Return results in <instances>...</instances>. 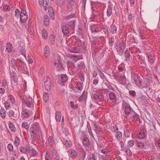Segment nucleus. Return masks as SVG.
I'll use <instances>...</instances> for the list:
<instances>
[{
	"label": "nucleus",
	"instance_id": "69168bd1",
	"mask_svg": "<svg viewBox=\"0 0 160 160\" xmlns=\"http://www.w3.org/2000/svg\"><path fill=\"white\" fill-rule=\"evenodd\" d=\"M155 143L156 146L160 147V139L156 141Z\"/></svg>",
	"mask_w": 160,
	"mask_h": 160
},
{
	"label": "nucleus",
	"instance_id": "864d4df0",
	"mask_svg": "<svg viewBox=\"0 0 160 160\" xmlns=\"http://www.w3.org/2000/svg\"><path fill=\"white\" fill-rule=\"evenodd\" d=\"M72 52L75 53H79L80 52V50L79 49H77V48L74 47L72 49Z\"/></svg>",
	"mask_w": 160,
	"mask_h": 160
},
{
	"label": "nucleus",
	"instance_id": "bf43d9fd",
	"mask_svg": "<svg viewBox=\"0 0 160 160\" xmlns=\"http://www.w3.org/2000/svg\"><path fill=\"white\" fill-rule=\"evenodd\" d=\"M44 72V69L43 68L41 67L40 70L39 72V75L40 76H42V74Z\"/></svg>",
	"mask_w": 160,
	"mask_h": 160
},
{
	"label": "nucleus",
	"instance_id": "e2e57ef3",
	"mask_svg": "<svg viewBox=\"0 0 160 160\" xmlns=\"http://www.w3.org/2000/svg\"><path fill=\"white\" fill-rule=\"evenodd\" d=\"M70 105L71 107L72 108H73L76 109L78 108V105L76 104L75 105H74L73 102L72 101H71L70 102Z\"/></svg>",
	"mask_w": 160,
	"mask_h": 160
},
{
	"label": "nucleus",
	"instance_id": "5701e85b",
	"mask_svg": "<svg viewBox=\"0 0 160 160\" xmlns=\"http://www.w3.org/2000/svg\"><path fill=\"white\" fill-rule=\"evenodd\" d=\"M112 7L110 6H108L107 12V15L108 17L110 16L112 14Z\"/></svg>",
	"mask_w": 160,
	"mask_h": 160
},
{
	"label": "nucleus",
	"instance_id": "a19ab883",
	"mask_svg": "<svg viewBox=\"0 0 160 160\" xmlns=\"http://www.w3.org/2000/svg\"><path fill=\"white\" fill-rule=\"evenodd\" d=\"M20 11L18 9H16L15 11L14 15L15 17L17 18H19V15H20Z\"/></svg>",
	"mask_w": 160,
	"mask_h": 160
},
{
	"label": "nucleus",
	"instance_id": "9d476101",
	"mask_svg": "<svg viewBox=\"0 0 160 160\" xmlns=\"http://www.w3.org/2000/svg\"><path fill=\"white\" fill-rule=\"evenodd\" d=\"M62 31L64 35H67L69 32V28L67 26H64L62 27Z\"/></svg>",
	"mask_w": 160,
	"mask_h": 160
},
{
	"label": "nucleus",
	"instance_id": "f03ea898",
	"mask_svg": "<svg viewBox=\"0 0 160 160\" xmlns=\"http://www.w3.org/2000/svg\"><path fill=\"white\" fill-rule=\"evenodd\" d=\"M113 77L115 79L117 80L120 81L124 80L125 77L124 75L118 72H116L114 73L113 75Z\"/></svg>",
	"mask_w": 160,
	"mask_h": 160
},
{
	"label": "nucleus",
	"instance_id": "052dcab7",
	"mask_svg": "<svg viewBox=\"0 0 160 160\" xmlns=\"http://www.w3.org/2000/svg\"><path fill=\"white\" fill-rule=\"evenodd\" d=\"M8 150L10 151H12L13 150V146L11 144H9L8 146Z\"/></svg>",
	"mask_w": 160,
	"mask_h": 160
},
{
	"label": "nucleus",
	"instance_id": "f8f14e48",
	"mask_svg": "<svg viewBox=\"0 0 160 160\" xmlns=\"http://www.w3.org/2000/svg\"><path fill=\"white\" fill-rule=\"evenodd\" d=\"M63 143L66 146L68 147H70L72 145L71 142L68 140L64 139Z\"/></svg>",
	"mask_w": 160,
	"mask_h": 160
},
{
	"label": "nucleus",
	"instance_id": "ea45409f",
	"mask_svg": "<svg viewBox=\"0 0 160 160\" xmlns=\"http://www.w3.org/2000/svg\"><path fill=\"white\" fill-rule=\"evenodd\" d=\"M135 142L134 141L132 140H130L128 142V145L130 147H132L133 146Z\"/></svg>",
	"mask_w": 160,
	"mask_h": 160
},
{
	"label": "nucleus",
	"instance_id": "39448f33",
	"mask_svg": "<svg viewBox=\"0 0 160 160\" xmlns=\"http://www.w3.org/2000/svg\"><path fill=\"white\" fill-rule=\"evenodd\" d=\"M30 114L28 112V111L25 109H22L21 112V117L23 118H29Z\"/></svg>",
	"mask_w": 160,
	"mask_h": 160
},
{
	"label": "nucleus",
	"instance_id": "b1692460",
	"mask_svg": "<svg viewBox=\"0 0 160 160\" xmlns=\"http://www.w3.org/2000/svg\"><path fill=\"white\" fill-rule=\"evenodd\" d=\"M110 32L112 34H114L117 32V28L115 25H112L110 27Z\"/></svg>",
	"mask_w": 160,
	"mask_h": 160
},
{
	"label": "nucleus",
	"instance_id": "473e14b6",
	"mask_svg": "<svg viewBox=\"0 0 160 160\" xmlns=\"http://www.w3.org/2000/svg\"><path fill=\"white\" fill-rule=\"evenodd\" d=\"M61 80L62 82H66L68 80V77L66 75H62L61 77Z\"/></svg>",
	"mask_w": 160,
	"mask_h": 160
},
{
	"label": "nucleus",
	"instance_id": "0eeeda50",
	"mask_svg": "<svg viewBox=\"0 0 160 160\" xmlns=\"http://www.w3.org/2000/svg\"><path fill=\"white\" fill-rule=\"evenodd\" d=\"M8 116L9 117L12 118V119L16 120L18 118V116L16 114H15V112L12 110H10L9 112Z\"/></svg>",
	"mask_w": 160,
	"mask_h": 160
},
{
	"label": "nucleus",
	"instance_id": "c03bdc74",
	"mask_svg": "<svg viewBox=\"0 0 160 160\" xmlns=\"http://www.w3.org/2000/svg\"><path fill=\"white\" fill-rule=\"evenodd\" d=\"M114 41V38H111L109 39V43L110 46L111 47L112 46Z\"/></svg>",
	"mask_w": 160,
	"mask_h": 160
},
{
	"label": "nucleus",
	"instance_id": "58836bf2",
	"mask_svg": "<svg viewBox=\"0 0 160 160\" xmlns=\"http://www.w3.org/2000/svg\"><path fill=\"white\" fill-rule=\"evenodd\" d=\"M48 142L49 144L52 146L53 144V140L52 137H49L48 138Z\"/></svg>",
	"mask_w": 160,
	"mask_h": 160
},
{
	"label": "nucleus",
	"instance_id": "603ef678",
	"mask_svg": "<svg viewBox=\"0 0 160 160\" xmlns=\"http://www.w3.org/2000/svg\"><path fill=\"white\" fill-rule=\"evenodd\" d=\"M94 126L96 129L97 130H99L100 127L99 125V123L97 122L94 124Z\"/></svg>",
	"mask_w": 160,
	"mask_h": 160
},
{
	"label": "nucleus",
	"instance_id": "c756f323",
	"mask_svg": "<svg viewBox=\"0 0 160 160\" xmlns=\"http://www.w3.org/2000/svg\"><path fill=\"white\" fill-rule=\"evenodd\" d=\"M125 151L129 157H130L132 155V152L131 151L129 148L128 147H126L125 148Z\"/></svg>",
	"mask_w": 160,
	"mask_h": 160
},
{
	"label": "nucleus",
	"instance_id": "7ed1b4c3",
	"mask_svg": "<svg viewBox=\"0 0 160 160\" xmlns=\"http://www.w3.org/2000/svg\"><path fill=\"white\" fill-rule=\"evenodd\" d=\"M125 43L123 42H121L117 45L116 47V49L117 52H119L121 51L124 50L125 48Z\"/></svg>",
	"mask_w": 160,
	"mask_h": 160
},
{
	"label": "nucleus",
	"instance_id": "f257e3e1",
	"mask_svg": "<svg viewBox=\"0 0 160 160\" xmlns=\"http://www.w3.org/2000/svg\"><path fill=\"white\" fill-rule=\"evenodd\" d=\"M44 82L45 83V87L46 89L48 91L51 90V80L48 76H46L44 78Z\"/></svg>",
	"mask_w": 160,
	"mask_h": 160
},
{
	"label": "nucleus",
	"instance_id": "5fc2aeb1",
	"mask_svg": "<svg viewBox=\"0 0 160 160\" xmlns=\"http://www.w3.org/2000/svg\"><path fill=\"white\" fill-rule=\"evenodd\" d=\"M101 152L104 154H106L109 152V151H108V148H105L102 149Z\"/></svg>",
	"mask_w": 160,
	"mask_h": 160
},
{
	"label": "nucleus",
	"instance_id": "3c124183",
	"mask_svg": "<svg viewBox=\"0 0 160 160\" xmlns=\"http://www.w3.org/2000/svg\"><path fill=\"white\" fill-rule=\"evenodd\" d=\"M31 150L32 151L31 157L36 156L38 155V153L34 149H32Z\"/></svg>",
	"mask_w": 160,
	"mask_h": 160
},
{
	"label": "nucleus",
	"instance_id": "423d86ee",
	"mask_svg": "<svg viewBox=\"0 0 160 160\" xmlns=\"http://www.w3.org/2000/svg\"><path fill=\"white\" fill-rule=\"evenodd\" d=\"M69 152L70 153V156L72 158H75L77 156V152L73 149H70Z\"/></svg>",
	"mask_w": 160,
	"mask_h": 160
},
{
	"label": "nucleus",
	"instance_id": "4be33fe9",
	"mask_svg": "<svg viewBox=\"0 0 160 160\" xmlns=\"http://www.w3.org/2000/svg\"><path fill=\"white\" fill-rule=\"evenodd\" d=\"M20 140L18 136L15 137L14 144L16 147H18L20 144Z\"/></svg>",
	"mask_w": 160,
	"mask_h": 160
},
{
	"label": "nucleus",
	"instance_id": "cd10ccee",
	"mask_svg": "<svg viewBox=\"0 0 160 160\" xmlns=\"http://www.w3.org/2000/svg\"><path fill=\"white\" fill-rule=\"evenodd\" d=\"M45 160H52L50 152H47L45 156Z\"/></svg>",
	"mask_w": 160,
	"mask_h": 160
},
{
	"label": "nucleus",
	"instance_id": "49530a36",
	"mask_svg": "<svg viewBox=\"0 0 160 160\" xmlns=\"http://www.w3.org/2000/svg\"><path fill=\"white\" fill-rule=\"evenodd\" d=\"M49 40L51 44H53L54 42V37L53 35H51L49 37Z\"/></svg>",
	"mask_w": 160,
	"mask_h": 160
},
{
	"label": "nucleus",
	"instance_id": "09e8293b",
	"mask_svg": "<svg viewBox=\"0 0 160 160\" xmlns=\"http://www.w3.org/2000/svg\"><path fill=\"white\" fill-rule=\"evenodd\" d=\"M24 103L27 107L30 108L31 107V104L30 101L25 100L24 101Z\"/></svg>",
	"mask_w": 160,
	"mask_h": 160
},
{
	"label": "nucleus",
	"instance_id": "6e6552de",
	"mask_svg": "<svg viewBox=\"0 0 160 160\" xmlns=\"http://www.w3.org/2000/svg\"><path fill=\"white\" fill-rule=\"evenodd\" d=\"M91 29L92 32L97 33L100 31L99 27L97 25H94L91 27Z\"/></svg>",
	"mask_w": 160,
	"mask_h": 160
},
{
	"label": "nucleus",
	"instance_id": "6ab92c4d",
	"mask_svg": "<svg viewBox=\"0 0 160 160\" xmlns=\"http://www.w3.org/2000/svg\"><path fill=\"white\" fill-rule=\"evenodd\" d=\"M36 125L33 124V126L30 128L29 131L31 134H35L37 133L36 129L35 127Z\"/></svg>",
	"mask_w": 160,
	"mask_h": 160
},
{
	"label": "nucleus",
	"instance_id": "2eb2a0df",
	"mask_svg": "<svg viewBox=\"0 0 160 160\" xmlns=\"http://www.w3.org/2000/svg\"><path fill=\"white\" fill-rule=\"evenodd\" d=\"M61 118V113L60 112H57L56 113L55 118L58 122H60Z\"/></svg>",
	"mask_w": 160,
	"mask_h": 160
},
{
	"label": "nucleus",
	"instance_id": "338daca9",
	"mask_svg": "<svg viewBox=\"0 0 160 160\" xmlns=\"http://www.w3.org/2000/svg\"><path fill=\"white\" fill-rule=\"evenodd\" d=\"M96 156L93 154H92L90 156L89 160H96Z\"/></svg>",
	"mask_w": 160,
	"mask_h": 160
},
{
	"label": "nucleus",
	"instance_id": "774afa93",
	"mask_svg": "<svg viewBox=\"0 0 160 160\" xmlns=\"http://www.w3.org/2000/svg\"><path fill=\"white\" fill-rule=\"evenodd\" d=\"M103 160H112L111 157L109 155H106L104 158Z\"/></svg>",
	"mask_w": 160,
	"mask_h": 160
},
{
	"label": "nucleus",
	"instance_id": "8fccbe9b",
	"mask_svg": "<svg viewBox=\"0 0 160 160\" xmlns=\"http://www.w3.org/2000/svg\"><path fill=\"white\" fill-rule=\"evenodd\" d=\"M133 118L135 121H139L140 120V118L136 114H135L133 116Z\"/></svg>",
	"mask_w": 160,
	"mask_h": 160
},
{
	"label": "nucleus",
	"instance_id": "7c9ffc66",
	"mask_svg": "<svg viewBox=\"0 0 160 160\" xmlns=\"http://www.w3.org/2000/svg\"><path fill=\"white\" fill-rule=\"evenodd\" d=\"M109 97L111 99L114 100L116 98V94L112 92H111L109 94Z\"/></svg>",
	"mask_w": 160,
	"mask_h": 160
},
{
	"label": "nucleus",
	"instance_id": "2f4dec72",
	"mask_svg": "<svg viewBox=\"0 0 160 160\" xmlns=\"http://www.w3.org/2000/svg\"><path fill=\"white\" fill-rule=\"evenodd\" d=\"M83 83L82 82H78L77 84L76 87L79 90H81L82 89Z\"/></svg>",
	"mask_w": 160,
	"mask_h": 160
},
{
	"label": "nucleus",
	"instance_id": "680f3d73",
	"mask_svg": "<svg viewBox=\"0 0 160 160\" xmlns=\"http://www.w3.org/2000/svg\"><path fill=\"white\" fill-rule=\"evenodd\" d=\"M19 63L18 64V66L19 67L22 68L24 67L25 66V64L24 62L21 60H19Z\"/></svg>",
	"mask_w": 160,
	"mask_h": 160
},
{
	"label": "nucleus",
	"instance_id": "f704fd0d",
	"mask_svg": "<svg viewBox=\"0 0 160 160\" xmlns=\"http://www.w3.org/2000/svg\"><path fill=\"white\" fill-rule=\"evenodd\" d=\"M89 140L87 138H86L83 139L82 141V143L84 145L88 146L89 144Z\"/></svg>",
	"mask_w": 160,
	"mask_h": 160
},
{
	"label": "nucleus",
	"instance_id": "a211bd4d",
	"mask_svg": "<svg viewBox=\"0 0 160 160\" xmlns=\"http://www.w3.org/2000/svg\"><path fill=\"white\" fill-rule=\"evenodd\" d=\"M31 136L32 139L33 141H36L39 138V136L37 133L35 134H31Z\"/></svg>",
	"mask_w": 160,
	"mask_h": 160
},
{
	"label": "nucleus",
	"instance_id": "393cba45",
	"mask_svg": "<svg viewBox=\"0 0 160 160\" xmlns=\"http://www.w3.org/2000/svg\"><path fill=\"white\" fill-rule=\"evenodd\" d=\"M131 108L130 107L127 106L125 108L124 111L125 114L128 115H129L131 112Z\"/></svg>",
	"mask_w": 160,
	"mask_h": 160
},
{
	"label": "nucleus",
	"instance_id": "de8ad7c7",
	"mask_svg": "<svg viewBox=\"0 0 160 160\" xmlns=\"http://www.w3.org/2000/svg\"><path fill=\"white\" fill-rule=\"evenodd\" d=\"M10 6L8 5H4L3 6V9L6 11H8L10 10Z\"/></svg>",
	"mask_w": 160,
	"mask_h": 160
},
{
	"label": "nucleus",
	"instance_id": "ddd939ff",
	"mask_svg": "<svg viewBox=\"0 0 160 160\" xmlns=\"http://www.w3.org/2000/svg\"><path fill=\"white\" fill-rule=\"evenodd\" d=\"M48 12L49 16L52 18V19H54V12L52 7H50L48 9Z\"/></svg>",
	"mask_w": 160,
	"mask_h": 160
},
{
	"label": "nucleus",
	"instance_id": "9b49d317",
	"mask_svg": "<svg viewBox=\"0 0 160 160\" xmlns=\"http://www.w3.org/2000/svg\"><path fill=\"white\" fill-rule=\"evenodd\" d=\"M49 18L47 15H45L44 16L43 22L44 25L46 26H48L49 23Z\"/></svg>",
	"mask_w": 160,
	"mask_h": 160
},
{
	"label": "nucleus",
	"instance_id": "aec40b11",
	"mask_svg": "<svg viewBox=\"0 0 160 160\" xmlns=\"http://www.w3.org/2000/svg\"><path fill=\"white\" fill-rule=\"evenodd\" d=\"M96 96L99 100L100 101H103L104 100V97L102 93H98L96 94Z\"/></svg>",
	"mask_w": 160,
	"mask_h": 160
},
{
	"label": "nucleus",
	"instance_id": "1a4fd4ad",
	"mask_svg": "<svg viewBox=\"0 0 160 160\" xmlns=\"http://www.w3.org/2000/svg\"><path fill=\"white\" fill-rule=\"evenodd\" d=\"M124 55L125 58V61H129L130 59L131 55L130 52L128 51V48H127L125 51Z\"/></svg>",
	"mask_w": 160,
	"mask_h": 160
},
{
	"label": "nucleus",
	"instance_id": "bb28decb",
	"mask_svg": "<svg viewBox=\"0 0 160 160\" xmlns=\"http://www.w3.org/2000/svg\"><path fill=\"white\" fill-rule=\"evenodd\" d=\"M148 58L149 61L151 63H153L154 62V57L151 54H149L148 56Z\"/></svg>",
	"mask_w": 160,
	"mask_h": 160
},
{
	"label": "nucleus",
	"instance_id": "a18cd8bd",
	"mask_svg": "<svg viewBox=\"0 0 160 160\" xmlns=\"http://www.w3.org/2000/svg\"><path fill=\"white\" fill-rule=\"evenodd\" d=\"M38 3L40 6L45 5H47L48 2L47 1H44V0H38Z\"/></svg>",
	"mask_w": 160,
	"mask_h": 160
},
{
	"label": "nucleus",
	"instance_id": "72a5a7b5",
	"mask_svg": "<svg viewBox=\"0 0 160 160\" xmlns=\"http://www.w3.org/2000/svg\"><path fill=\"white\" fill-rule=\"evenodd\" d=\"M116 132V133L115 135L116 138L118 139H120L122 137V133L119 131H117Z\"/></svg>",
	"mask_w": 160,
	"mask_h": 160
},
{
	"label": "nucleus",
	"instance_id": "79ce46f5",
	"mask_svg": "<svg viewBox=\"0 0 160 160\" xmlns=\"http://www.w3.org/2000/svg\"><path fill=\"white\" fill-rule=\"evenodd\" d=\"M42 37L43 38H46L48 37V34L47 31L45 29H43L42 31Z\"/></svg>",
	"mask_w": 160,
	"mask_h": 160
},
{
	"label": "nucleus",
	"instance_id": "13d9d810",
	"mask_svg": "<svg viewBox=\"0 0 160 160\" xmlns=\"http://www.w3.org/2000/svg\"><path fill=\"white\" fill-rule=\"evenodd\" d=\"M98 11V10H96L94 9H92V12L93 14L92 17L95 18L96 15H97Z\"/></svg>",
	"mask_w": 160,
	"mask_h": 160
},
{
	"label": "nucleus",
	"instance_id": "20e7f679",
	"mask_svg": "<svg viewBox=\"0 0 160 160\" xmlns=\"http://www.w3.org/2000/svg\"><path fill=\"white\" fill-rule=\"evenodd\" d=\"M19 150L22 153H25L27 152L29 153L30 152L29 147L28 146H27L25 148L24 146H22L20 147Z\"/></svg>",
	"mask_w": 160,
	"mask_h": 160
},
{
	"label": "nucleus",
	"instance_id": "4c0bfd02",
	"mask_svg": "<svg viewBox=\"0 0 160 160\" xmlns=\"http://www.w3.org/2000/svg\"><path fill=\"white\" fill-rule=\"evenodd\" d=\"M5 107L6 109H10L11 106L10 104L8 101L5 102L4 103Z\"/></svg>",
	"mask_w": 160,
	"mask_h": 160
},
{
	"label": "nucleus",
	"instance_id": "c9c22d12",
	"mask_svg": "<svg viewBox=\"0 0 160 160\" xmlns=\"http://www.w3.org/2000/svg\"><path fill=\"white\" fill-rule=\"evenodd\" d=\"M43 99L45 102H46L49 99L48 94V93H44L43 94Z\"/></svg>",
	"mask_w": 160,
	"mask_h": 160
},
{
	"label": "nucleus",
	"instance_id": "6e6d98bb",
	"mask_svg": "<svg viewBox=\"0 0 160 160\" xmlns=\"http://www.w3.org/2000/svg\"><path fill=\"white\" fill-rule=\"evenodd\" d=\"M137 145L138 147L142 148L145 145L144 143L142 142H138Z\"/></svg>",
	"mask_w": 160,
	"mask_h": 160
},
{
	"label": "nucleus",
	"instance_id": "c85d7f7f",
	"mask_svg": "<svg viewBox=\"0 0 160 160\" xmlns=\"http://www.w3.org/2000/svg\"><path fill=\"white\" fill-rule=\"evenodd\" d=\"M68 23V25L69 27H71L72 28H74L75 25V21L72 20L69 21Z\"/></svg>",
	"mask_w": 160,
	"mask_h": 160
},
{
	"label": "nucleus",
	"instance_id": "a878e982",
	"mask_svg": "<svg viewBox=\"0 0 160 160\" xmlns=\"http://www.w3.org/2000/svg\"><path fill=\"white\" fill-rule=\"evenodd\" d=\"M0 114L2 118H5L6 116V111L3 108H2L0 109Z\"/></svg>",
	"mask_w": 160,
	"mask_h": 160
},
{
	"label": "nucleus",
	"instance_id": "37998d69",
	"mask_svg": "<svg viewBox=\"0 0 160 160\" xmlns=\"http://www.w3.org/2000/svg\"><path fill=\"white\" fill-rule=\"evenodd\" d=\"M61 63V61L59 59L55 60V62L54 63V65L57 66V67H58L60 65Z\"/></svg>",
	"mask_w": 160,
	"mask_h": 160
},
{
	"label": "nucleus",
	"instance_id": "4468645a",
	"mask_svg": "<svg viewBox=\"0 0 160 160\" xmlns=\"http://www.w3.org/2000/svg\"><path fill=\"white\" fill-rule=\"evenodd\" d=\"M6 50L9 53H10L12 50V45L10 43H8L6 44Z\"/></svg>",
	"mask_w": 160,
	"mask_h": 160
},
{
	"label": "nucleus",
	"instance_id": "412c9836",
	"mask_svg": "<svg viewBox=\"0 0 160 160\" xmlns=\"http://www.w3.org/2000/svg\"><path fill=\"white\" fill-rule=\"evenodd\" d=\"M9 127L10 130L13 132L15 131V128L13 123L11 122H9Z\"/></svg>",
	"mask_w": 160,
	"mask_h": 160
},
{
	"label": "nucleus",
	"instance_id": "4d7b16f0",
	"mask_svg": "<svg viewBox=\"0 0 160 160\" xmlns=\"http://www.w3.org/2000/svg\"><path fill=\"white\" fill-rule=\"evenodd\" d=\"M124 134L125 136L127 138H128L130 135V133L129 131H124Z\"/></svg>",
	"mask_w": 160,
	"mask_h": 160
},
{
	"label": "nucleus",
	"instance_id": "e433bc0d",
	"mask_svg": "<svg viewBox=\"0 0 160 160\" xmlns=\"http://www.w3.org/2000/svg\"><path fill=\"white\" fill-rule=\"evenodd\" d=\"M20 20L22 22H24L28 19V15H24L20 16Z\"/></svg>",
	"mask_w": 160,
	"mask_h": 160
},
{
	"label": "nucleus",
	"instance_id": "f3484780",
	"mask_svg": "<svg viewBox=\"0 0 160 160\" xmlns=\"http://www.w3.org/2000/svg\"><path fill=\"white\" fill-rule=\"evenodd\" d=\"M44 52L45 56L47 58H48L49 56V48L48 46H46L44 49Z\"/></svg>",
	"mask_w": 160,
	"mask_h": 160
},
{
	"label": "nucleus",
	"instance_id": "0e129e2a",
	"mask_svg": "<svg viewBox=\"0 0 160 160\" xmlns=\"http://www.w3.org/2000/svg\"><path fill=\"white\" fill-rule=\"evenodd\" d=\"M22 126L23 128H24L25 129H28V126L27 123L26 122H24L22 123Z\"/></svg>",
	"mask_w": 160,
	"mask_h": 160
},
{
	"label": "nucleus",
	"instance_id": "dca6fc26",
	"mask_svg": "<svg viewBox=\"0 0 160 160\" xmlns=\"http://www.w3.org/2000/svg\"><path fill=\"white\" fill-rule=\"evenodd\" d=\"M138 137L140 139L143 138L145 136V133L142 131H139L137 134Z\"/></svg>",
	"mask_w": 160,
	"mask_h": 160
}]
</instances>
